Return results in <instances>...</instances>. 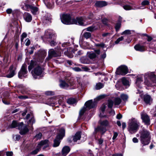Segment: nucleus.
Returning a JSON list of instances; mask_svg holds the SVG:
<instances>
[{"label": "nucleus", "mask_w": 156, "mask_h": 156, "mask_svg": "<svg viewBox=\"0 0 156 156\" xmlns=\"http://www.w3.org/2000/svg\"><path fill=\"white\" fill-rule=\"evenodd\" d=\"M144 77L145 85L148 87H153L156 84L155 75L154 72H149L145 73L144 76L141 74L137 76L136 82V85L140 88L142 87L143 78Z\"/></svg>", "instance_id": "obj_1"}, {"label": "nucleus", "mask_w": 156, "mask_h": 156, "mask_svg": "<svg viewBox=\"0 0 156 156\" xmlns=\"http://www.w3.org/2000/svg\"><path fill=\"white\" fill-rule=\"evenodd\" d=\"M9 127V128H16L19 129L20 130V133L22 135L25 134L29 131L27 126H24L23 122L18 123L16 121H13Z\"/></svg>", "instance_id": "obj_2"}, {"label": "nucleus", "mask_w": 156, "mask_h": 156, "mask_svg": "<svg viewBox=\"0 0 156 156\" xmlns=\"http://www.w3.org/2000/svg\"><path fill=\"white\" fill-rule=\"evenodd\" d=\"M140 126V123L136 119H132L128 123V129L130 133L133 134L138 130Z\"/></svg>", "instance_id": "obj_3"}, {"label": "nucleus", "mask_w": 156, "mask_h": 156, "mask_svg": "<svg viewBox=\"0 0 156 156\" xmlns=\"http://www.w3.org/2000/svg\"><path fill=\"white\" fill-rule=\"evenodd\" d=\"M140 138L141 143L144 145H148L149 143L151 137L147 131L143 130L141 132Z\"/></svg>", "instance_id": "obj_4"}, {"label": "nucleus", "mask_w": 156, "mask_h": 156, "mask_svg": "<svg viewBox=\"0 0 156 156\" xmlns=\"http://www.w3.org/2000/svg\"><path fill=\"white\" fill-rule=\"evenodd\" d=\"M96 103L95 101H93L92 100H89L87 101L85 104V105L86 108L83 107L80 112V115H83L86 110V108L89 109H91L95 107L96 105Z\"/></svg>", "instance_id": "obj_5"}, {"label": "nucleus", "mask_w": 156, "mask_h": 156, "mask_svg": "<svg viewBox=\"0 0 156 156\" xmlns=\"http://www.w3.org/2000/svg\"><path fill=\"white\" fill-rule=\"evenodd\" d=\"M65 135V130L61 129L59 130V133L57 135L56 138L54 140L53 145L54 147H57L59 146L60 142V140L62 139Z\"/></svg>", "instance_id": "obj_6"}, {"label": "nucleus", "mask_w": 156, "mask_h": 156, "mask_svg": "<svg viewBox=\"0 0 156 156\" xmlns=\"http://www.w3.org/2000/svg\"><path fill=\"white\" fill-rule=\"evenodd\" d=\"M73 19H72L70 14H63L61 17L62 22L64 24L67 25L72 24Z\"/></svg>", "instance_id": "obj_7"}, {"label": "nucleus", "mask_w": 156, "mask_h": 156, "mask_svg": "<svg viewBox=\"0 0 156 156\" xmlns=\"http://www.w3.org/2000/svg\"><path fill=\"white\" fill-rule=\"evenodd\" d=\"M69 79V77L65 78L64 80H60L59 84L60 87L62 88L67 89L69 86H72L73 83Z\"/></svg>", "instance_id": "obj_8"}, {"label": "nucleus", "mask_w": 156, "mask_h": 156, "mask_svg": "<svg viewBox=\"0 0 156 156\" xmlns=\"http://www.w3.org/2000/svg\"><path fill=\"white\" fill-rule=\"evenodd\" d=\"M64 49L60 50L58 51H56L53 49H50L48 51V56L47 59L49 60L51 58L53 57H57L60 56L61 55V52Z\"/></svg>", "instance_id": "obj_9"}, {"label": "nucleus", "mask_w": 156, "mask_h": 156, "mask_svg": "<svg viewBox=\"0 0 156 156\" xmlns=\"http://www.w3.org/2000/svg\"><path fill=\"white\" fill-rule=\"evenodd\" d=\"M44 36L47 40H55L56 36L55 32L50 29L47 30L45 31Z\"/></svg>", "instance_id": "obj_10"}, {"label": "nucleus", "mask_w": 156, "mask_h": 156, "mask_svg": "<svg viewBox=\"0 0 156 156\" xmlns=\"http://www.w3.org/2000/svg\"><path fill=\"white\" fill-rule=\"evenodd\" d=\"M63 99H59L58 97L54 98L48 99L47 102V104L51 106L55 105L57 104V102L60 104L62 101Z\"/></svg>", "instance_id": "obj_11"}, {"label": "nucleus", "mask_w": 156, "mask_h": 156, "mask_svg": "<svg viewBox=\"0 0 156 156\" xmlns=\"http://www.w3.org/2000/svg\"><path fill=\"white\" fill-rule=\"evenodd\" d=\"M128 72L127 67L125 66H122L117 69L116 73L118 75H124L126 74Z\"/></svg>", "instance_id": "obj_12"}, {"label": "nucleus", "mask_w": 156, "mask_h": 156, "mask_svg": "<svg viewBox=\"0 0 156 156\" xmlns=\"http://www.w3.org/2000/svg\"><path fill=\"white\" fill-rule=\"evenodd\" d=\"M27 66L26 64H23L21 67V69L18 73V77L20 79H23L26 77L27 73Z\"/></svg>", "instance_id": "obj_13"}, {"label": "nucleus", "mask_w": 156, "mask_h": 156, "mask_svg": "<svg viewBox=\"0 0 156 156\" xmlns=\"http://www.w3.org/2000/svg\"><path fill=\"white\" fill-rule=\"evenodd\" d=\"M42 70L41 67L38 66L36 67L32 72V75L34 79L37 78V76L40 75L42 73Z\"/></svg>", "instance_id": "obj_14"}, {"label": "nucleus", "mask_w": 156, "mask_h": 156, "mask_svg": "<svg viewBox=\"0 0 156 156\" xmlns=\"http://www.w3.org/2000/svg\"><path fill=\"white\" fill-rule=\"evenodd\" d=\"M85 20L82 17L77 18L75 19H73L72 24H78L81 26H84L86 25Z\"/></svg>", "instance_id": "obj_15"}, {"label": "nucleus", "mask_w": 156, "mask_h": 156, "mask_svg": "<svg viewBox=\"0 0 156 156\" xmlns=\"http://www.w3.org/2000/svg\"><path fill=\"white\" fill-rule=\"evenodd\" d=\"M140 115L143 122L146 125H149L150 119L147 114L144 112H142Z\"/></svg>", "instance_id": "obj_16"}, {"label": "nucleus", "mask_w": 156, "mask_h": 156, "mask_svg": "<svg viewBox=\"0 0 156 156\" xmlns=\"http://www.w3.org/2000/svg\"><path fill=\"white\" fill-rule=\"evenodd\" d=\"M16 69V67L12 65L11 66L9 69V73L6 76L8 78L12 77L15 74V71Z\"/></svg>", "instance_id": "obj_17"}, {"label": "nucleus", "mask_w": 156, "mask_h": 156, "mask_svg": "<svg viewBox=\"0 0 156 156\" xmlns=\"http://www.w3.org/2000/svg\"><path fill=\"white\" fill-rule=\"evenodd\" d=\"M106 131V129L105 128L100 126L95 128L94 133L95 134L98 132H100L102 134H103Z\"/></svg>", "instance_id": "obj_18"}, {"label": "nucleus", "mask_w": 156, "mask_h": 156, "mask_svg": "<svg viewBox=\"0 0 156 156\" xmlns=\"http://www.w3.org/2000/svg\"><path fill=\"white\" fill-rule=\"evenodd\" d=\"M100 50H96L95 51V53L93 52H88L87 55L90 59H93L95 58L97 55L100 54Z\"/></svg>", "instance_id": "obj_19"}, {"label": "nucleus", "mask_w": 156, "mask_h": 156, "mask_svg": "<svg viewBox=\"0 0 156 156\" xmlns=\"http://www.w3.org/2000/svg\"><path fill=\"white\" fill-rule=\"evenodd\" d=\"M43 2L47 7L48 8H53L54 6L53 0H43Z\"/></svg>", "instance_id": "obj_20"}, {"label": "nucleus", "mask_w": 156, "mask_h": 156, "mask_svg": "<svg viewBox=\"0 0 156 156\" xmlns=\"http://www.w3.org/2000/svg\"><path fill=\"white\" fill-rule=\"evenodd\" d=\"M50 144V142L48 140H42L38 144L40 148L42 146H44V148L49 147Z\"/></svg>", "instance_id": "obj_21"}, {"label": "nucleus", "mask_w": 156, "mask_h": 156, "mask_svg": "<svg viewBox=\"0 0 156 156\" xmlns=\"http://www.w3.org/2000/svg\"><path fill=\"white\" fill-rule=\"evenodd\" d=\"M28 7L30 9V11L33 14L36 15L38 13V8L32 5H28Z\"/></svg>", "instance_id": "obj_22"}, {"label": "nucleus", "mask_w": 156, "mask_h": 156, "mask_svg": "<svg viewBox=\"0 0 156 156\" xmlns=\"http://www.w3.org/2000/svg\"><path fill=\"white\" fill-rule=\"evenodd\" d=\"M134 48L136 51L141 52L144 51L146 50L144 46L141 45L139 44L136 45L134 46Z\"/></svg>", "instance_id": "obj_23"}, {"label": "nucleus", "mask_w": 156, "mask_h": 156, "mask_svg": "<svg viewBox=\"0 0 156 156\" xmlns=\"http://www.w3.org/2000/svg\"><path fill=\"white\" fill-rule=\"evenodd\" d=\"M107 5L106 2L103 1H97L95 3V5L98 7H102Z\"/></svg>", "instance_id": "obj_24"}, {"label": "nucleus", "mask_w": 156, "mask_h": 156, "mask_svg": "<svg viewBox=\"0 0 156 156\" xmlns=\"http://www.w3.org/2000/svg\"><path fill=\"white\" fill-rule=\"evenodd\" d=\"M23 17L25 20L27 22H30L32 20L31 15L28 13H25L23 15Z\"/></svg>", "instance_id": "obj_25"}, {"label": "nucleus", "mask_w": 156, "mask_h": 156, "mask_svg": "<svg viewBox=\"0 0 156 156\" xmlns=\"http://www.w3.org/2000/svg\"><path fill=\"white\" fill-rule=\"evenodd\" d=\"M70 148L69 147L67 146H64L62 150V154L64 155H66L70 151Z\"/></svg>", "instance_id": "obj_26"}, {"label": "nucleus", "mask_w": 156, "mask_h": 156, "mask_svg": "<svg viewBox=\"0 0 156 156\" xmlns=\"http://www.w3.org/2000/svg\"><path fill=\"white\" fill-rule=\"evenodd\" d=\"M144 100L145 103L147 104H151L152 101V99L150 95H144Z\"/></svg>", "instance_id": "obj_27"}, {"label": "nucleus", "mask_w": 156, "mask_h": 156, "mask_svg": "<svg viewBox=\"0 0 156 156\" xmlns=\"http://www.w3.org/2000/svg\"><path fill=\"white\" fill-rule=\"evenodd\" d=\"M81 138V134L80 132H77L75 135L73 137L74 142H76L77 140H79Z\"/></svg>", "instance_id": "obj_28"}, {"label": "nucleus", "mask_w": 156, "mask_h": 156, "mask_svg": "<svg viewBox=\"0 0 156 156\" xmlns=\"http://www.w3.org/2000/svg\"><path fill=\"white\" fill-rule=\"evenodd\" d=\"M82 36L86 39H88L91 38V34L90 32H86L83 33Z\"/></svg>", "instance_id": "obj_29"}, {"label": "nucleus", "mask_w": 156, "mask_h": 156, "mask_svg": "<svg viewBox=\"0 0 156 156\" xmlns=\"http://www.w3.org/2000/svg\"><path fill=\"white\" fill-rule=\"evenodd\" d=\"M97 29V28H96L95 26H92L89 27H88L85 30H87V31L92 32Z\"/></svg>", "instance_id": "obj_30"}, {"label": "nucleus", "mask_w": 156, "mask_h": 156, "mask_svg": "<svg viewBox=\"0 0 156 156\" xmlns=\"http://www.w3.org/2000/svg\"><path fill=\"white\" fill-rule=\"evenodd\" d=\"M114 101V104L115 105H119L121 102V100L119 98H115Z\"/></svg>", "instance_id": "obj_31"}, {"label": "nucleus", "mask_w": 156, "mask_h": 156, "mask_svg": "<svg viewBox=\"0 0 156 156\" xmlns=\"http://www.w3.org/2000/svg\"><path fill=\"white\" fill-rule=\"evenodd\" d=\"M120 97L124 101H127L129 98L127 94H121Z\"/></svg>", "instance_id": "obj_32"}, {"label": "nucleus", "mask_w": 156, "mask_h": 156, "mask_svg": "<svg viewBox=\"0 0 156 156\" xmlns=\"http://www.w3.org/2000/svg\"><path fill=\"white\" fill-rule=\"evenodd\" d=\"M104 85L101 83H99L96 84V89L97 90H99L104 87Z\"/></svg>", "instance_id": "obj_33"}, {"label": "nucleus", "mask_w": 156, "mask_h": 156, "mask_svg": "<svg viewBox=\"0 0 156 156\" xmlns=\"http://www.w3.org/2000/svg\"><path fill=\"white\" fill-rule=\"evenodd\" d=\"M100 124L101 125V126H109V122L107 120H104L101 122H100Z\"/></svg>", "instance_id": "obj_34"}, {"label": "nucleus", "mask_w": 156, "mask_h": 156, "mask_svg": "<svg viewBox=\"0 0 156 156\" xmlns=\"http://www.w3.org/2000/svg\"><path fill=\"white\" fill-rule=\"evenodd\" d=\"M67 103L69 104H73L76 103V101L74 98H69L67 101Z\"/></svg>", "instance_id": "obj_35"}, {"label": "nucleus", "mask_w": 156, "mask_h": 156, "mask_svg": "<svg viewBox=\"0 0 156 156\" xmlns=\"http://www.w3.org/2000/svg\"><path fill=\"white\" fill-rule=\"evenodd\" d=\"M35 62L33 61H31L30 65L28 66V70L30 71L34 67L35 65Z\"/></svg>", "instance_id": "obj_36"}, {"label": "nucleus", "mask_w": 156, "mask_h": 156, "mask_svg": "<svg viewBox=\"0 0 156 156\" xmlns=\"http://www.w3.org/2000/svg\"><path fill=\"white\" fill-rule=\"evenodd\" d=\"M113 102L111 99L108 100V106L109 108H112L113 105Z\"/></svg>", "instance_id": "obj_37"}, {"label": "nucleus", "mask_w": 156, "mask_h": 156, "mask_svg": "<svg viewBox=\"0 0 156 156\" xmlns=\"http://www.w3.org/2000/svg\"><path fill=\"white\" fill-rule=\"evenodd\" d=\"M55 40L51 39L47 40L50 43V45L52 46H54L56 44V43L54 41Z\"/></svg>", "instance_id": "obj_38"}, {"label": "nucleus", "mask_w": 156, "mask_h": 156, "mask_svg": "<svg viewBox=\"0 0 156 156\" xmlns=\"http://www.w3.org/2000/svg\"><path fill=\"white\" fill-rule=\"evenodd\" d=\"M131 30H126L123 32L121 34L122 35H127L130 34L131 33Z\"/></svg>", "instance_id": "obj_39"}, {"label": "nucleus", "mask_w": 156, "mask_h": 156, "mask_svg": "<svg viewBox=\"0 0 156 156\" xmlns=\"http://www.w3.org/2000/svg\"><path fill=\"white\" fill-rule=\"evenodd\" d=\"M40 148V147L38 145L37 148L35 150L31 152V154H37L38 153V152L39 151Z\"/></svg>", "instance_id": "obj_40"}, {"label": "nucleus", "mask_w": 156, "mask_h": 156, "mask_svg": "<svg viewBox=\"0 0 156 156\" xmlns=\"http://www.w3.org/2000/svg\"><path fill=\"white\" fill-rule=\"evenodd\" d=\"M122 82L123 84L125 85H127L129 84L128 81L125 78H122Z\"/></svg>", "instance_id": "obj_41"}, {"label": "nucleus", "mask_w": 156, "mask_h": 156, "mask_svg": "<svg viewBox=\"0 0 156 156\" xmlns=\"http://www.w3.org/2000/svg\"><path fill=\"white\" fill-rule=\"evenodd\" d=\"M121 25V22H119L117 23L115 26V29L117 31L119 30Z\"/></svg>", "instance_id": "obj_42"}, {"label": "nucleus", "mask_w": 156, "mask_h": 156, "mask_svg": "<svg viewBox=\"0 0 156 156\" xmlns=\"http://www.w3.org/2000/svg\"><path fill=\"white\" fill-rule=\"evenodd\" d=\"M27 37V34L25 33H23L21 36V42H23L24 38Z\"/></svg>", "instance_id": "obj_43"}, {"label": "nucleus", "mask_w": 156, "mask_h": 156, "mask_svg": "<svg viewBox=\"0 0 156 156\" xmlns=\"http://www.w3.org/2000/svg\"><path fill=\"white\" fill-rule=\"evenodd\" d=\"M124 39L123 36H121L119 38L115 41V44H118L120 41L123 40Z\"/></svg>", "instance_id": "obj_44"}, {"label": "nucleus", "mask_w": 156, "mask_h": 156, "mask_svg": "<svg viewBox=\"0 0 156 156\" xmlns=\"http://www.w3.org/2000/svg\"><path fill=\"white\" fill-rule=\"evenodd\" d=\"M123 7L126 10H130L132 9V7L128 5H124L123 6Z\"/></svg>", "instance_id": "obj_45"}, {"label": "nucleus", "mask_w": 156, "mask_h": 156, "mask_svg": "<svg viewBox=\"0 0 156 156\" xmlns=\"http://www.w3.org/2000/svg\"><path fill=\"white\" fill-rule=\"evenodd\" d=\"M149 4V2L147 0H145L142 2L141 4L142 5H148Z\"/></svg>", "instance_id": "obj_46"}, {"label": "nucleus", "mask_w": 156, "mask_h": 156, "mask_svg": "<svg viewBox=\"0 0 156 156\" xmlns=\"http://www.w3.org/2000/svg\"><path fill=\"white\" fill-rule=\"evenodd\" d=\"M42 136V133H40L36 135L35 137L37 139H40L41 138Z\"/></svg>", "instance_id": "obj_47"}, {"label": "nucleus", "mask_w": 156, "mask_h": 156, "mask_svg": "<svg viewBox=\"0 0 156 156\" xmlns=\"http://www.w3.org/2000/svg\"><path fill=\"white\" fill-rule=\"evenodd\" d=\"M54 92L51 91H47L45 92V94L48 95H51L54 94Z\"/></svg>", "instance_id": "obj_48"}, {"label": "nucleus", "mask_w": 156, "mask_h": 156, "mask_svg": "<svg viewBox=\"0 0 156 156\" xmlns=\"http://www.w3.org/2000/svg\"><path fill=\"white\" fill-rule=\"evenodd\" d=\"M95 45L97 47H100L102 48H103L105 46V44L104 43H102L100 44H95Z\"/></svg>", "instance_id": "obj_49"}, {"label": "nucleus", "mask_w": 156, "mask_h": 156, "mask_svg": "<svg viewBox=\"0 0 156 156\" xmlns=\"http://www.w3.org/2000/svg\"><path fill=\"white\" fill-rule=\"evenodd\" d=\"M72 69L74 71L76 72H80L81 71V69L78 67L72 68Z\"/></svg>", "instance_id": "obj_50"}, {"label": "nucleus", "mask_w": 156, "mask_h": 156, "mask_svg": "<svg viewBox=\"0 0 156 156\" xmlns=\"http://www.w3.org/2000/svg\"><path fill=\"white\" fill-rule=\"evenodd\" d=\"M35 122V120L34 118L32 117L29 121V123L33 124Z\"/></svg>", "instance_id": "obj_51"}, {"label": "nucleus", "mask_w": 156, "mask_h": 156, "mask_svg": "<svg viewBox=\"0 0 156 156\" xmlns=\"http://www.w3.org/2000/svg\"><path fill=\"white\" fill-rule=\"evenodd\" d=\"M105 97V95H101L97 97L96 99L98 100H99L101 99L104 98Z\"/></svg>", "instance_id": "obj_52"}, {"label": "nucleus", "mask_w": 156, "mask_h": 156, "mask_svg": "<svg viewBox=\"0 0 156 156\" xmlns=\"http://www.w3.org/2000/svg\"><path fill=\"white\" fill-rule=\"evenodd\" d=\"M151 114L153 115L154 116H155L156 115V109H152L151 111Z\"/></svg>", "instance_id": "obj_53"}, {"label": "nucleus", "mask_w": 156, "mask_h": 156, "mask_svg": "<svg viewBox=\"0 0 156 156\" xmlns=\"http://www.w3.org/2000/svg\"><path fill=\"white\" fill-rule=\"evenodd\" d=\"M18 98L21 99H25L28 98V97L26 96H18Z\"/></svg>", "instance_id": "obj_54"}, {"label": "nucleus", "mask_w": 156, "mask_h": 156, "mask_svg": "<svg viewBox=\"0 0 156 156\" xmlns=\"http://www.w3.org/2000/svg\"><path fill=\"white\" fill-rule=\"evenodd\" d=\"M102 22L105 25H107L108 20L106 19H104L102 20Z\"/></svg>", "instance_id": "obj_55"}, {"label": "nucleus", "mask_w": 156, "mask_h": 156, "mask_svg": "<svg viewBox=\"0 0 156 156\" xmlns=\"http://www.w3.org/2000/svg\"><path fill=\"white\" fill-rule=\"evenodd\" d=\"M118 135V134L117 132H114L113 136L112 137V139L113 140H115L117 137Z\"/></svg>", "instance_id": "obj_56"}, {"label": "nucleus", "mask_w": 156, "mask_h": 156, "mask_svg": "<svg viewBox=\"0 0 156 156\" xmlns=\"http://www.w3.org/2000/svg\"><path fill=\"white\" fill-rule=\"evenodd\" d=\"M2 101L4 104L6 105H8L9 103L8 101L3 98L2 99Z\"/></svg>", "instance_id": "obj_57"}, {"label": "nucleus", "mask_w": 156, "mask_h": 156, "mask_svg": "<svg viewBox=\"0 0 156 156\" xmlns=\"http://www.w3.org/2000/svg\"><path fill=\"white\" fill-rule=\"evenodd\" d=\"M26 46H28L30 44V40L28 39H27L26 40Z\"/></svg>", "instance_id": "obj_58"}, {"label": "nucleus", "mask_w": 156, "mask_h": 156, "mask_svg": "<svg viewBox=\"0 0 156 156\" xmlns=\"http://www.w3.org/2000/svg\"><path fill=\"white\" fill-rule=\"evenodd\" d=\"M6 155L7 156H12L13 153L12 152H7L6 153Z\"/></svg>", "instance_id": "obj_59"}, {"label": "nucleus", "mask_w": 156, "mask_h": 156, "mask_svg": "<svg viewBox=\"0 0 156 156\" xmlns=\"http://www.w3.org/2000/svg\"><path fill=\"white\" fill-rule=\"evenodd\" d=\"M50 20H51V18L50 17H47V18H46V17L45 18V21L44 22L45 23H48V22L49 21H50Z\"/></svg>", "instance_id": "obj_60"}, {"label": "nucleus", "mask_w": 156, "mask_h": 156, "mask_svg": "<svg viewBox=\"0 0 156 156\" xmlns=\"http://www.w3.org/2000/svg\"><path fill=\"white\" fill-rule=\"evenodd\" d=\"M82 69L84 71H88L90 70L89 68L87 67H83Z\"/></svg>", "instance_id": "obj_61"}, {"label": "nucleus", "mask_w": 156, "mask_h": 156, "mask_svg": "<svg viewBox=\"0 0 156 156\" xmlns=\"http://www.w3.org/2000/svg\"><path fill=\"white\" fill-rule=\"evenodd\" d=\"M20 138V136L19 135H17L15 136V140H18Z\"/></svg>", "instance_id": "obj_62"}, {"label": "nucleus", "mask_w": 156, "mask_h": 156, "mask_svg": "<svg viewBox=\"0 0 156 156\" xmlns=\"http://www.w3.org/2000/svg\"><path fill=\"white\" fill-rule=\"evenodd\" d=\"M103 142V139L102 138H100L98 140V143L99 144H101Z\"/></svg>", "instance_id": "obj_63"}, {"label": "nucleus", "mask_w": 156, "mask_h": 156, "mask_svg": "<svg viewBox=\"0 0 156 156\" xmlns=\"http://www.w3.org/2000/svg\"><path fill=\"white\" fill-rule=\"evenodd\" d=\"M133 141L134 143H136L138 142V140L137 138L134 137L133 138Z\"/></svg>", "instance_id": "obj_64"}]
</instances>
